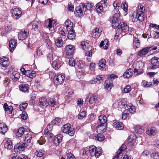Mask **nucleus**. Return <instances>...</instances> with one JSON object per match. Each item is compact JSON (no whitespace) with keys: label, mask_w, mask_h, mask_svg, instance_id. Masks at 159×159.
Segmentation results:
<instances>
[{"label":"nucleus","mask_w":159,"mask_h":159,"mask_svg":"<svg viewBox=\"0 0 159 159\" xmlns=\"http://www.w3.org/2000/svg\"><path fill=\"white\" fill-rule=\"evenodd\" d=\"M114 13L112 20V27L113 28H117L120 23L119 18L120 16V12L118 8L115 9L113 11Z\"/></svg>","instance_id":"obj_1"},{"label":"nucleus","mask_w":159,"mask_h":159,"mask_svg":"<svg viewBox=\"0 0 159 159\" xmlns=\"http://www.w3.org/2000/svg\"><path fill=\"white\" fill-rule=\"evenodd\" d=\"M120 24V25L119 26H119L117 28L116 34H118V35L119 34H121V36L124 35L128 33L129 26L126 23L124 22H122Z\"/></svg>","instance_id":"obj_2"},{"label":"nucleus","mask_w":159,"mask_h":159,"mask_svg":"<svg viewBox=\"0 0 159 159\" xmlns=\"http://www.w3.org/2000/svg\"><path fill=\"white\" fill-rule=\"evenodd\" d=\"M143 64L142 62H136L134 63L133 65L134 73H136V75L142 74L143 72Z\"/></svg>","instance_id":"obj_3"},{"label":"nucleus","mask_w":159,"mask_h":159,"mask_svg":"<svg viewBox=\"0 0 159 159\" xmlns=\"http://www.w3.org/2000/svg\"><path fill=\"white\" fill-rule=\"evenodd\" d=\"M89 151L92 156L98 157L102 154V149L100 147L96 148L94 145H91L89 148Z\"/></svg>","instance_id":"obj_4"},{"label":"nucleus","mask_w":159,"mask_h":159,"mask_svg":"<svg viewBox=\"0 0 159 159\" xmlns=\"http://www.w3.org/2000/svg\"><path fill=\"white\" fill-rule=\"evenodd\" d=\"M61 130L63 133L68 134L71 136H73L75 133L74 129L71 128V125L69 124H66L63 126Z\"/></svg>","instance_id":"obj_5"},{"label":"nucleus","mask_w":159,"mask_h":159,"mask_svg":"<svg viewBox=\"0 0 159 159\" xmlns=\"http://www.w3.org/2000/svg\"><path fill=\"white\" fill-rule=\"evenodd\" d=\"M136 13L137 15L139 20L140 21H142L144 20V11L145 9L144 7L141 4H140L137 7Z\"/></svg>","instance_id":"obj_6"},{"label":"nucleus","mask_w":159,"mask_h":159,"mask_svg":"<svg viewBox=\"0 0 159 159\" xmlns=\"http://www.w3.org/2000/svg\"><path fill=\"white\" fill-rule=\"evenodd\" d=\"M12 16L15 20L19 19L22 16V12L20 9L16 7L11 10Z\"/></svg>","instance_id":"obj_7"},{"label":"nucleus","mask_w":159,"mask_h":159,"mask_svg":"<svg viewBox=\"0 0 159 159\" xmlns=\"http://www.w3.org/2000/svg\"><path fill=\"white\" fill-rule=\"evenodd\" d=\"M157 49V48L154 46L149 47H145L143 48L138 52V55L140 56L145 55L148 53L149 51L155 50Z\"/></svg>","instance_id":"obj_8"},{"label":"nucleus","mask_w":159,"mask_h":159,"mask_svg":"<svg viewBox=\"0 0 159 159\" xmlns=\"http://www.w3.org/2000/svg\"><path fill=\"white\" fill-rule=\"evenodd\" d=\"M65 78V77L61 75H55L53 78L54 83L57 85L61 84L63 83Z\"/></svg>","instance_id":"obj_9"},{"label":"nucleus","mask_w":159,"mask_h":159,"mask_svg":"<svg viewBox=\"0 0 159 159\" xmlns=\"http://www.w3.org/2000/svg\"><path fill=\"white\" fill-rule=\"evenodd\" d=\"M27 145L25 143H17L14 147V151L16 152H20L24 150Z\"/></svg>","instance_id":"obj_10"},{"label":"nucleus","mask_w":159,"mask_h":159,"mask_svg":"<svg viewBox=\"0 0 159 159\" xmlns=\"http://www.w3.org/2000/svg\"><path fill=\"white\" fill-rule=\"evenodd\" d=\"M151 65L150 68L153 70L159 66V58L157 57H153L151 59Z\"/></svg>","instance_id":"obj_11"},{"label":"nucleus","mask_w":159,"mask_h":159,"mask_svg":"<svg viewBox=\"0 0 159 159\" xmlns=\"http://www.w3.org/2000/svg\"><path fill=\"white\" fill-rule=\"evenodd\" d=\"M102 31V29L101 27L96 28L93 30L92 36L94 38H98L101 34Z\"/></svg>","instance_id":"obj_12"},{"label":"nucleus","mask_w":159,"mask_h":159,"mask_svg":"<svg viewBox=\"0 0 159 159\" xmlns=\"http://www.w3.org/2000/svg\"><path fill=\"white\" fill-rule=\"evenodd\" d=\"M66 54L67 55H71L75 50V47L72 45H68L65 47Z\"/></svg>","instance_id":"obj_13"},{"label":"nucleus","mask_w":159,"mask_h":159,"mask_svg":"<svg viewBox=\"0 0 159 159\" xmlns=\"http://www.w3.org/2000/svg\"><path fill=\"white\" fill-rule=\"evenodd\" d=\"M157 132V130L155 127H148L146 131V134L148 135L152 136H154Z\"/></svg>","instance_id":"obj_14"},{"label":"nucleus","mask_w":159,"mask_h":159,"mask_svg":"<svg viewBox=\"0 0 159 159\" xmlns=\"http://www.w3.org/2000/svg\"><path fill=\"white\" fill-rule=\"evenodd\" d=\"M62 138L63 136L61 134H58L55 136L53 139L54 143L57 146L58 145L61 141Z\"/></svg>","instance_id":"obj_15"},{"label":"nucleus","mask_w":159,"mask_h":159,"mask_svg":"<svg viewBox=\"0 0 159 159\" xmlns=\"http://www.w3.org/2000/svg\"><path fill=\"white\" fill-rule=\"evenodd\" d=\"M16 40L15 39H11L10 40L9 48L11 52L14 51L16 45Z\"/></svg>","instance_id":"obj_16"},{"label":"nucleus","mask_w":159,"mask_h":159,"mask_svg":"<svg viewBox=\"0 0 159 159\" xmlns=\"http://www.w3.org/2000/svg\"><path fill=\"white\" fill-rule=\"evenodd\" d=\"M27 32L25 30H22L18 34V38L19 40H23L26 38Z\"/></svg>","instance_id":"obj_17"},{"label":"nucleus","mask_w":159,"mask_h":159,"mask_svg":"<svg viewBox=\"0 0 159 159\" xmlns=\"http://www.w3.org/2000/svg\"><path fill=\"white\" fill-rule=\"evenodd\" d=\"M9 59L7 58H3L0 60V64L3 67H7L9 64Z\"/></svg>","instance_id":"obj_18"},{"label":"nucleus","mask_w":159,"mask_h":159,"mask_svg":"<svg viewBox=\"0 0 159 159\" xmlns=\"http://www.w3.org/2000/svg\"><path fill=\"white\" fill-rule=\"evenodd\" d=\"M61 65V63H60L59 58L57 60H54L52 63L53 67L55 70H57Z\"/></svg>","instance_id":"obj_19"},{"label":"nucleus","mask_w":159,"mask_h":159,"mask_svg":"<svg viewBox=\"0 0 159 159\" xmlns=\"http://www.w3.org/2000/svg\"><path fill=\"white\" fill-rule=\"evenodd\" d=\"M106 125L102 124L98 125L96 128L97 132L100 133H104L106 130Z\"/></svg>","instance_id":"obj_20"},{"label":"nucleus","mask_w":159,"mask_h":159,"mask_svg":"<svg viewBox=\"0 0 159 159\" xmlns=\"http://www.w3.org/2000/svg\"><path fill=\"white\" fill-rule=\"evenodd\" d=\"M112 125L113 127L117 130H122L124 128L123 123L119 122L116 121L114 122Z\"/></svg>","instance_id":"obj_21"},{"label":"nucleus","mask_w":159,"mask_h":159,"mask_svg":"<svg viewBox=\"0 0 159 159\" xmlns=\"http://www.w3.org/2000/svg\"><path fill=\"white\" fill-rule=\"evenodd\" d=\"M29 86L28 84H20L19 86L20 90L23 92H29Z\"/></svg>","instance_id":"obj_22"},{"label":"nucleus","mask_w":159,"mask_h":159,"mask_svg":"<svg viewBox=\"0 0 159 159\" xmlns=\"http://www.w3.org/2000/svg\"><path fill=\"white\" fill-rule=\"evenodd\" d=\"M8 128L6 125L3 123H0V133L4 134L7 131Z\"/></svg>","instance_id":"obj_23"},{"label":"nucleus","mask_w":159,"mask_h":159,"mask_svg":"<svg viewBox=\"0 0 159 159\" xmlns=\"http://www.w3.org/2000/svg\"><path fill=\"white\" fill-rule=\"evenodd\" d=\"M133 74V70L131 69L127 70L123 75V77L125 78H128L131 77Z\"/></svg>","instance_id":"obj_24"},{"label":"nucleus","mask_w":159,"mask_h":159,"mask_svg":"<svg viewBox=\"0 0 159 159\" xmlns=\"http://www.w3.org/2000/svg\"><path fill=\"white\" fill-rule=\"evenodd\" d=\"M75 14L76 16L80 17L83 14V11H82L81 6L77 7L75 8Z\"/></svg>","instance_id":"obj_25"},{"label":"nucleus","mask_w":159,"mask_h":159,"mask_svg":"<svg viewBox=\"0 0 159 159\" xmlns=\"http://www.w3.org/2000/svg\"><path fill=\"white\" fill-rule=\"evenodd\" d=\"M98 118V120L101 124L106 125L107 119L106 116L104 115H102L99 116Z\"/></svg>","instance_id":"obj_26"},{"label":"nucleus","mask_w":159,"mask_h":159,"mask_svg":"<svg viewBox=\"0 0 159 159\" xmlns=\"http://www.w3.org/2000/svg\"><path fill=\"white\" fill-rule=\"evenodd\" d=\"M20 77V74L17 71H15L12 72L11 75L12 80L14 81H16Z\"/></svg>","instance_id":"obj_27"},{"label":"nucleus","mask_w":159,"mask_h":159,"mask_svg":"<svg viewBox=\"0 0 159 159\" xmlns=\"http://www.w3.org/2000/svg\"><path fill=\"white\" fill-rule=\"evenodd\" d=\"M67 37L70 40L73 39L75 38V31L73 29H70L69 30Z\"/></svg>","instance_id":"obj_28"},{"label":"nucleus","mask_w":159,"mask_h":159,"mask_svg":"<svg viewBox=\"0 0 159 159\" xmlns=\"http://www.w3.org/2000/svg\"><path fill=\"white\" fill-rule=\"evenodd\" d=\"M23 140L25 143H30L32 138L31 134L29 133H27L25 134L23 137Z\"/></svg>","instance_id":"obj_29"},{"label":"nucleus","mask_w":159,"mask_h":159,"mask_svg":"<svg viewBox=\"0 0 159 159\" xmlns=\"http://www.w3.org/2000/svg\"><path fill=\"white\" fill-rule=\"evenodd\" d=\"M47 57L48 60L50 61L52 60H57L58 58V57L55 55L52 52L48 54Z\"/></svg>","instance_id":"obj_30"},{"label":"nucleus","mask_w":159,"mask_h":159,"mask_svg":"<svg viewBox=\"0 0 159 159\" xmlns=\"http://www.w3.org/2000/svg\"><path fill=\"white\" fill-rule=\"evenodd\" d=\"M5 147L8 149H10L13 148L12 142L10 139H7L6 140L4 144Z\"/></svg>","instance_id":"obj_31"},{"label":"nucleus","mask_w":159,"mask_h":159,"mask_svg":"<svg viewBox=\"0 0 159 159\" xmlns=\"http://www.w3.org/2000/svg\"><path fill=\"white\" fill-rule=\"evenodd\" d=\"M105 137L101 133L95 135L93 137V139L99 141H102L104 140Z\"/></svg>","instance_id":"obj_32"},{"label":"nucleus","mask_w":159,"mask_h":159,"mask_svg":"<svg viewBox=\"0 0 159 159\" xmlns=\"http://www.w3.org/2000/svg\"><path fill=\"white\" fill-rule=\"evenodd\" d=\"M27 133L26 131H25L24 128L23 127L20 128L16 133V135L18 137H21L25 133Z\"/></svg>","instance_id":"obj_33"},{"label":"nucleus","mask_w":159,"mask_h":159,"mask_svg":"<svg viewBox=\"0 0 159 159\" xmlns=\"http://www.w3.org/2000/svg\"><path fill=\"white\" fill-rule=\"evenodd\" d=\"M65 25L66 26V27L67 30L68 31L70 29H73L72 28L73 26V23L69 20H67L65 22Z\"/></svg>","instance_id":"obj_34"},{"label":"nucleus","mask_w":159,"mask_h":159,"mask_svg":"<svg viewBox=\"0 0 159 159\" xmlns=\"http://www.w3.org/2000/svg\"><path fill=\"white\" fill-rule=\"evenodd\" d=\"M4 108L5 111H7L9 114L12 113L13 107L11 106L9 107L7 104L6 103L4 104Z\"/></svg>","instance_id":"obj_35"},{"label":"nucleus","mask_w":159,"mask_h":159,"mask_svg":"<svg viewBox=\"0 0 159 159\" xmlns=\"http://www.w3.org/2000/svg\"><path fill=\"white\" fill-rule=\"evenodd\" d=\"M126 108L127 109H126L125 110H126L127 112L128 111L131 113L133 114L135 111V107L133 105H131V104L130 105L127 106Z\"/></svg>","instance_id":"obj_36"},{"label":"nucleus","mask_w":159,"mask_h":159,"mask_svg":"<svg viewBox=\"0 0 159 159\" xmlns=\"http://www.w3.org/2000/svg\"><path fill=\"white\" fill-rule=\"evenodd\" d=\"M108 46V40H105L104 41H102L100 44V46L101 47H103L105 49H107Z\"/></svg>","instance_id":"obj_37"},{"label":"nucleus","mask_w":159,"mask_h":159,"mask_svg":"<svg viewBox=\"0 0 159 159\" xmlns=\"http://www.w3.org/2000/svg\"><path fill=\"white\" fill-rule=\"evenodd\" d=\"M103 5L102 3H98L96 5L95 8L98 12H101L103 11Z\"/></svg>","instance_id":"obj_38"},{"label":"nucleus","mask_w":159,"mask_h":159,"mask_svg":"<svg viewBox=\"0 0 159 159\" xmlns=\"http://www.w3.org/2000/svg\"><path fill=\"white\" fill-rule=\"evenodd\" d=\"M98 64L100 69H103L106 66V60L104 59H101L99 61Z\"/></svg>","instance_id":"obj_39"},{"label":"nucleus","mask_w":159,"mask_h":159,"mask_svg":"<svg viewBox=\"0 0 159 159\" xmlns=\"http://www.w3.org/2000/svg\"><path fill=\"white\" fill-rule=\"evenodd\" d=\"M62 38L61 37H58L55 41V43L56 45L58 47H61L63 45V43L62 42Z\"/></svg>","instance_id":"obj_40"},{"label":"nucleus","mask_w":159,"mask_h":159,"mask_svg":"<svg viewBox=\"0 0 159 159\" xmlns=\"http://www.w3.org/2000/svg\"><path fill=\"white\" fill-rule=\"evenodd\" d=\"M97 100V96L94 95H93L90 97L89 100V103L90 104H93L96 102Z\"/></svg>","instance_id":"obj_41"},{"label":"nucleus","mask_w":159,"mask_h":159,"mask_svg":"<svg viewBox=\"0 0 159 159\" xmlns=\"http://www.w3.org/2000/svg\"><path fill=\"white\" fill-rule=\"evenodd\" d=\"M44 153V151L41 149L37 150L36 152V154L39 157H42Z\"/></svg>","instance_id":"obj_42"},{"label":"nucleus","mask_w":159,"mask_h":159,"mask_svg":"<svg viewBox=\"0 0 159 159\" xmlns=\"http://www.w3.org/2000/svg\"><path fill=\"white\" fill-rule=\"evenodd\" d=\"M48 104L52 107H54L56 104V102L55 100L53 98H50L48 99Z\"/></svg>","instance_id":"obj_43"},{"label":"nucleus","mask_w":159,"mask_h":159,"mask_svg":"<svg viewBox=\"0 0 159 159\" xmlns=\"http://www.w3.org/2000/svg\"><path fill=\"white\" fill-rule=\"evenodd\" d=\"M84 72L83 70H81V71L80 70H78L76 72V75L77 77L79 79H82L84 75H85Z\"/></svg>","instance_id":"obj_44"},{"label":"nucleus","mask_w":159,"mask_h":159,"mask_svg":"<svg viewBox=\"0 0 159 159\" xmlns=\"http://www.w3.org/2000/svg\"><path fill=\"white\" fill-rule=\"evenodd\" d=\"M120 8L122 9L125 12H127L128 11V5L125 2H123L120 4Z\"/></svg>","instance_id":"obj_45"},{"label":"nucleus","mask_w":159,"mask_h":159,"mask_svg":"<svg viewBox=\"0 0 159 159\" xmlns=\"http://www.w3.org/2000/svg\"><path fill=\"white\" fill-rule=\"evenodd\" d=\"M86 112L84 111H82V112L80 113L77 116L78 119H81L85 117L86 115Z\"/></svg>","instance_id":"obj_46"},{"label":"nucleus","mask_w":159,"mask_h":159,"mask_svg":"<svg viewBox=\"0 0 159 159\" xmlns=\"http://www.w3.org/2000/svg\"><path fill=\"white\" fill-rule=\"evenodd\" d=\"M133 44L134 47L137 48H139L140 45L139 40L136 38H134V39Z\"/></svg>","instance_id":"obj_47"},{"label":"nucleus","mask_w":159,"mask_h":159,"mask_svg":"<svg viewBox=\"0 0 159 159\" xmlns=\"http://www.w3.org/2000/svg\"><path fill=\"white\" fill-rule=\"evenodd\" d=\"M32 24L33 29H34L35 30H37L38 29V25L39 24V22L36 21H33Z\"/></svg>","instance_id":"obj_48"},{"label":"nucleus","mask_w":159,"mask_h":159,"mask_svg":"<svg viewBox=\"0 0 159 159\" xmlns=\"http://www.w3.org/2000/svg\"><path fill=\"white\" fill-rule=\"evenodd\" d=\"M76 65L80 69L84 68L85 67V63L82 61H77Z\"/></svg>","instance_id":"obj_49"},{"label":"nucleus","mask_w":159,"mask_h":159,"mask_svg":"<svg viewBox=\"0 0 159 159\" xmlns=\"http://www.w3.org/2000/svg\"><path fill=\"white\" fill-rule=\"evenodd\" d=\"M81 45L84 50L86 51L89 46V44L86 42L83 41L81 42Z\"/></svg>","instance_id":"obj_50"},{"label":"nucleus","mask_w":159,"mask_h":159,"mask_svg":"<svg viewBox=\"0 0 159 159\" xmlns=\"http://www.w3.org/2000/svg\"><path fill=\"white\" fill-rule=\"evenodd\" d=\"M142 83L143 87L144 88L149 87L151 86L152 85V84L151 82H146L145 80L143 81Z\"/></svg>","instance_id":"obj_51"},{"label":"nucleus","mask_w":159,"mask_h":159,"mask_svg":"<svg viewBox=\"0 0 159 159\" xmlns=\"http://www.w3.org/2000/svg\"><path fill=\"white\" fill-rule=\"evenodd\" d=\"M61 122V119L59 118H56L54 120H53L51 122L52 125H57Z\"/></svg>","instance_id":"obj_52"},{"label":"nucleus","mask_w":159,"mask_h":159,"mask_svg":"<svg viewBox=\"0 0 159 159\" xmlns=\"http://www.w3.org/2000/svg\"><path fill=\"white\" fill-rule=\"evenodd\" d=\"M151 156L153 159H159V152H156L152 153L151 155Z\"/></svg>","instance_id":"obj_53"},{"label":"nucleus","mask_w":159,"mask_h":159,"mask_svg":"<svg viewBox=\"0 0 159 159\" xmlns=\"http://www.w3.org/2000/svg\"><path fill=\"white\" fill-rule=\"evenodd\" d=\"M28 105V103H24L20 104L19 106L20 110L21 111H23L27 107Z\"/></svg>","instance_id":"obj_54"},{"label":"nucleus","mask_w":159,"mask_h":159,"mask_svg":"<svg viewBox=\"0 0 159 159\" xmlns=\"http://www.w3.org/2000/svg\"><path fill=\"white\" fill-rule=\"evenodd\" d=\"M126 102L124 100H122L119 103V105H120V106H121L122 107L126 108L127 107V105L126 104Z\"/></svg>","instance_id":"obj_55"},{"label":"nucleus","mask_w":159,"mask_h":159,"mask_svg":"<svg viewBox=\"0 0 159 159\" xmlns=\"http://www.w3.org/2000/svg\"><path fill=\"white\" fill-rule=\"evenodd\" d=\"M69 64L70 66H74L75 65V61L74 59L73 58H71L69 60Z\"/></svg>","instance_id":"obj_56"},{"label":"nucleus","mask_w":159,"mask_h":159,"mask_svg":"<svg viewBox=\"0 0 159 159\" xmlns=\"http://www.w3.org/2000/svg\"><path fill=\"white\" fill-rule=\"evenodd\" d=\"M135 129V131L136 133L140 134L143 132V130L141 129V127L140 125H137L136 126Z\"/></svg>","instance_id":"obj_57"},{"label":"nucleus","mask_w":159,"mask_h":159,"mask_svg":"<svg viewBox=\"0 0 159 159\" xmlns=\"http://www.w3.org/2000/svg\"><path fill=\"white\" fill-rule=\"evenodd\" d=\"M126 148V146L125 144H122L117 151V153L120 152L121 154H122L121 152L125 150Z\"/></svg>","instance_id":"obj_58"},{"label":"nucleus","mask_w":159,"mask_h":159,"mask_svg":"<svg viewBox=\"0 0 159 159\" xmlns=\"http://www.w3.org/2000/svg\"><path fill=\"white\" fill-rule=\"evenodd\" d=\"M133 18L132 19V22H134L137 21L138 20H139V19L137 16V15L136 13L134 12L133 14Z\"/></svg>","instance_id":"obj_59"},{"label":"nucleus","mask_w":159,"mask_h":159,"mask_svg":"<svg viewBox=\"0 0 159 159\" xmlns=\"http://www.w3.org/2000/svg\"><path fill=\"white\" fill-rule=\"evenodd\" d=\"M45 140L43 137H41L38 140V142L40 145H42L45 142Z\"/></svg>","instance_id":"obj_60"},{"label":"nucleus","mask_w":159,"mask_h":159,"mask_svg":"<svg viewBox=\"0 0 159 159\" xmlns=\"http://www.w3.org/2000/svg\"><path fill=\"white\" fill-rule=\"evenodd\" d=\"M76 103L78 106L81 107L83 104V99L81 98H78L77 100Z\"/></svg>","instance_id":"obj_61"},{"label":"nucleus","mask_w":159,"mask_h":159,"mask_svg":"<svg viewBox=\"0 0 159 159\" xmlns=\"http://www.w3.org/2000/svg\"><path fill=\"white\" fill-rule=\"evenodd\" d=\"M131 90V88L130 85H127L124 89V92L125 93H129Z\"/></svg>","instance_id":"obj_62"},{"label":"nucleus","mask_w":159,"mask_h":159,"mask_svg":"<svg viewBox=\"0 0 159 159\" xmlns=\"http://www.w3.org/2000/svg\"><path fill=\"white\" fill-rule=\"evenodd\" d=\"M113 84L111 83H109V84H106V87L107 90H110L113 86Z\"/></svg>","instance_id":"obj_63"},{"label":"nucleus","mask_w":159,"mask_h":159,"mask_svg":"<svg viewBox=\"0 0 159 159\" xmlns=\"http://www.w3.org/2000/svg\"><path fill=\"white\" fill-rule=\"evenodd\" d=\"M67 157L68 159H75V156L70 152L67 154Z\"/></svg>","instance_id":"obj_64"}]
</instances>
